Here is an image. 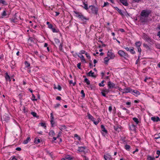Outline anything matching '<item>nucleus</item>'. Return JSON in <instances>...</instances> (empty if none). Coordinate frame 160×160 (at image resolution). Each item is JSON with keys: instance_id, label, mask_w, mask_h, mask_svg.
<instances>
[{"instance_id": "f257e3e1", "label": "nucleus", "mask_w": 160, "mask_h": 160, "mask_svg": "<svg viewBox=\"0 0 160 160\" xmlns=\"http://www.w3.org/2000/svg\"><path fill=\"white\" fill-rule=\"evenodd\" d=\"M75 13L76 15V17L81 19L83 22H86L87 21L89 20L88 18L85 17L81 13L77 12H75Z\"/></svg>"}, {"instance_id": "f03ea898", "label": "nucleus", "mask_w": 160, "mask_h": 160, "mask_svg": "<svg viewBox=\"0 0 160 160\" xmlns=\"http://www.w3.org/2000/svg\"><path fill=\"white\" fill-rule=\"evenodd\" d=\"M118 53L121 57L125 59H127L129 58V55L128 54L122 50H119Z\"/></svg>"}, {"instance_id": "7ed1b4c3", "label": "nucleus", "mask_w": 160, "mask_h": 160, "mask_svg": "<svg viewBox=\"0 0 160 160\" xmlns=\"http://www.w3.org/2000/svg\"><path fill=\"white\" fill-rule=\"evenodd\" d=\"M150 13V12L147 10H144L142 11L141 13V16L147 18L149 14Z\"/></svg>"}, {"instance_id": "20e7f679", "label": "nucleus", "mask_w": 160, "mask_h": 160, "mask_svg": "<svg viewBox=\"0 0 160 160\" xmlns=\"http://www.w3.org/2000/svg\"><path fill=\"white\" fill-rule=\"evenodd\" d=\"M142 38L146 41L148 42H151V39L147 34L145 33H143L142 36Z\"/></svg>"}, {"instance_id": "39448f33", "label": "nucleus", "mask_w": 160, "mask_h": 160, "mask_svg": "<svg viewBox=\"0 0 160 160\" xmlns=\"http://www.w3.org/2000/svg\"><path fill=\"white\" fill-rule=\"evenodd\" d=\"M129 130L132 132H136L137 130V127L133 124L129 125Z\"/></svg>"}, {"instance_id": "423d86ee", "label": "nucleus", "mask_w": 160, "mask_h": 160, "mask_svg": "<svg viewBox=\"0 0 160 160\" xmlns=\"http://www.w3.org/2000/svg\"><path fill=\"white\" fill-rule=\"evenodd\" d=\"M89 7L91 8V10L93 13L95 14L96 15L98 14V9L97 8L93 6H90Z\"/></svg>"}, {"instance_id": "0eeeda50", "label": "nucleus", "mask_w": 160, "mask_h": 160, "mask_svg": "<svg viewBox=\"0 0 160 160\" xmlns=\"http://www.w3.org/2000/svg\"><path fill=\"white\" fill-rule=\"evenodd\" d=\"M107 55V57L110 59H112L115 57V55L114 54L110 51H108V52Z\"/></svg>"}, {"instance_id": "6e6552de", "label": "nucleus", "mask_w": 160, "mask_h": 160, "mask_svg": "<svg viewBox=\"0 0 160 160\" xmlns=\"http://www.w3.org/2000/svg\"><path fill=\"white\" fill-rule=\"evenodd\" d=\"M132 90L130 88H125L123 89L124 93H127L128 92H130L132 94Z\"/></svg>"}, {"instance_id": "1a4fd4ad", "label": "nucleus", "mask_w": 160, "mask_h": 160, "mask_svg": "<svg viewBox=\"0 0 160 160\" xmlns=\"http://www.w3.org/2000/svg\"><path fill=\"white\" fill-rule=\"evenodd\" d=\"M115 84L110 81L108 82V86L109 89L112 88H115Z\"/></svg>"}, {"instance_id": "9d476101", "label": "nucleus", "mask_w": 160, "mask_h": 160, "mask_svg": "<svg viewBox=\"0 0 160 160\" xmlns=\"http://www.w3.org/2000/svg\"><path fill=\"white\" fill-rule=\"evenodd\" d=\"M120 2H121L123 5L127 6L128 5V4L127 2V0H120Z\"/></svg>"}, {"instance_id": "9b49d317", "label": "nucleus", "mask_w": 160, "mask_h": 160, "mask_svg": "<svg viewBox=\"0 0 160 160\" xmlns=\"http://www.w3.org/2000/svg\"><path fill=\"white\" fill-rule=\"evenodd\" d=\"M104 158L105 160H110L111 158V156L109 154H107L104 156Z\"/></svg>"}, {"instance_id": "f8f14e48", "label": "nucleus", "mask_w": 160, "mask_h": 160, "mask_svg": "<svg viewBox=\"0 0 160 160\" xmlns=\"http://www.w3.org/2000/svg\"><path fill=\"white\" fill-rule=\"evenodd\" d=\"M82 3L83 4V6H82L86 10H88V4L87 3H85V0H83V1H82Z\"/></svg>"}, {"instance_id": "ddd939ff", "label": "nucleus", "mask_w": 160, "mask_h": 160, "mask_svg": "<svg viewBox=\"0 0 160 160\" xmlns=\"http://www.w3.org/2000/svg\"><path fill=\"white\" fill-rule=\"evenodd\" d=\"M151 120L153 121L154 122H158L159 121V118L157 117H152L151 118Z\"/></svg>"}, {"instance_id": "4468645a", "label": "nucleus", "mask_w": 160, "mask_h": 160, "mask_svg": "<svg viewBox=\"0 0 160 160\" xmlns=\"http://www.w3.org/2000/svg\"><path fill=\"white\" fill-rule=\"evenodd\" d=\"M114 8L116 10L118 11V12L122 16L123 15V13H122V11L121 9H119L117 7H115Z\"/></svg>"}, {"instance_id": "2eb2a0df", "label": "nucleus", "mask_w": 160, "mask_h": 160, "mask_svg": "<svg viewBox=\"0 0 160 160\" xmlns=\"http://www.w3.org/2000/svg\"><path fill=\"white\" fill-rule=\"evenodd\" d=\"M54 40L55 42V44H56V45H55V46L56 45L57 46L58 45H59V44L61 43L60 40L58 39L55 38Z\"/></svg>"}, {"instance_id": "dca6fc26", "label": "nucleus", "mask_w": 160, "mask_h": 160, "mask_svg": "<svg viewBox=\"0 0 160 160\" xmlns=\"http://www.w3.org/2000/svg\"><path fill=\"white\" fill-rule=\"evenodd\" d=\"M5 78L6 81H8L10 82L11 80V78L8 75V73L7 72L5 74Z\"/></svg>"}, {"instance_id": "f3484780", "label": "nucleus", "mask_w": 160, "mask_h": 160, "mask_svg": "<svg viewBox=\"0 0 160 160\" xmlns=\"http://www.w3.org/2000/svg\"><path fill=\"white\" fill-rule=\"evenodd\" d=\"M88 118L91 120L92 121H93V120L95 119L89 113H88Z\"/></svg>"}, {"instance_id": "a211bd4d", "label": "nucleus", "mask_w": 160, "mask_h": 160, "mask_svg": "<svg viewBox=\"0 0 160 160\" xmlns=\"http://www.w3.org/2000/svg\"><path fill=\"white\" fill-rule=\"evenodd\" d=\"M85 149V147H79L78 148V151L79 152H83L84 151V150Z\"/></svg>"}, {"instance_id": "6ab92c4d", "label": "nucleus", "mask_w": 160, "mask_h": 160, "mask_svg": "<svg viewBox=\"0 0 160 160\" xmlns=\"http://www.w3.org/2000/svg\"><path fill=\"white\" fill-rule=\"evenodd\" d=\"M78 56L81 58V60L82 62H85L84 58L82 55L81 54L80 55H78Z\"/></svg>"}, {"instance_id": "aec40b11", "label": "nucleus", "mask_w": 160, "mask_h": 160, "mask_svg": "<svg viewBox=\"0 0 160 160\" xmlns=\"http://www.w3.org/2000/svg\"><path fill=\"white\" fill-rule=\"evenodd\" d=\"M147 18L145 17L141 16L140 18V21L142 22H144L147 20Z\"/></svg>"}, {"instance_id": "412c9836", "label": "nucleus", "mask_w": 160, "mask_h": 160, "mask_svg": "<svg viewBox=\"0 0 160 160\" xmlns=\"http://www.w3.org/2000/svg\"><path fill=\"white\" fill-rule=\"evenodd\" d=\"M31 114L34 117H36L38 118H39V116L38 115H37V114L34 112H31Z\"/></svg>"}, {"instance_id": "4be33fe9", "label": "nucleus", "mask_w": 160, "mask_h": 160, "mask_svg": "<svg viewBox=\"0 0 160 160\" xmlns=\"http://www.w3.org/2000/svg\"><path fill=\"white\" fill-rule=\"evenodd\" d=\"M133 121L136 122L137 124H138L140 123V122L138 120V119L136 118H132Z\"/></svg>"}, {"instance_id": "5701e85b", "label": "nucleus", "mask_w": 160, "mask_h": 160, "mask_svg": "<svg viewBox=\"0 0 160 160\" xmlns=\"http://www.w3.org/2000/svg\"><path fill=\"white\" fill-rule=\"evenodd\" d=\"M101 128L102 129V131L105 132L106 133H107V131L105 129L104 126L103 125H102L101 126Z\"/></svg>"}, {"instance_id": "b1692460", "label": "nucleus", "mask_w": 160, "mask_h": 160, "mask_svg": "<svg viewBox=\"0 0 160 160\" xmlns=\"http://www.w3.org/2000/svg\"><path fill=\"white\" fill-rule=\"evenodd\" d=\"M111 59L108 57H107L104 58V63L106 64H107L108 61Z\"/></svg>"}, {"instance_id": "393cba45", "label": "nucleus", "mask_w": 160, "mask_h": 160, "mask_svg": "<svg viewBox=\"0 0 160 160\" xmlns=\"http://www.w3.org/2000/svg\"><path fill=\"white\" fill-rule=\"evenodd\" d=\"M25 68L26 69V68H28V69L29 68V67L30 66V64L27 61H25Z\"/></svg>"}, {"instance_id": "a878e982", "label": "nucleus", "mask_w": 160, "mask_h": 160, "mask_svg": "<svg viewBox=\"0 0 160 160\" xmlns=\"http://www.w3.org/2000/svg\"><path fill=\"white\" fill-rule=\"evenodd\" d=\"M132 92L134 95H135L134 93L136 94L137 95H139L140 94V92L136 90H132Z\"/></svg>"}, {"instance_id": "bb28decb", "label": "nucleus", "mask_w": 160, "mask_h": 160, "mask_svg": "<svg viewBox=\"0 0 160 160\" xmlns=\"http://www.w3.org/2000/svg\"><path fill=\"white\" fill-rule=\"evenodd\" d=\"M10 19V21L11 22L15 23L18 22L17 18H11Z\"/></svg>"}, {"instance_id": "cd10ccee", "label": "nucleus", "mask_w": 160, "mask_h": 160, "mask_svg": "<svg viewBox=\"0 0 160 160\" xmlns=\"http://www.w3.org/2000/svg\"><path fill=\"white\" fill-rule=\"evenodd\" d=\"M84 77H85L84 81L86 82L88 85H89L90 84V82L89 81L88 79L85 76H83Z\"/></svg>"}, {"instance_id": "c85d7f7f", "label": "nucleus", "mask_w": 160, "mask_h": 160, "mask_svg": "<svg viewBox=\"0 0 160 160\" xmlns=\"http://www.w3.org/2000/svg\"><path fill=\"white\" fill-rule=\"evenodd\" d=\"M141 44L142 43L140 41L137 42L135 43V45L137 48L140 47Z\"/></svg>"}, {"instance_id": "c756f323", "label": "nucleus", "mask_w": 160, "mask_h": 160, "mask_svg": "<svg viewBox=\"0 0 160 160\" xmlns=\"http://www.w3.org/2000/svg\"><path fill=\"white\" fill-rule=\"evenodd\" d=\"M94 73L93 72H92V71H90L88 73V75L89 76H92V77H95L96 76L93 75Z\"/></svg>"}, {"instance_id": "7c9ffc66", "label": "nucleus", "mask_w": 160, "mask_h": 160, "mask_svg": "<svg viewBox=\"0 0 160 160\" xmlns=\"http://www.w3.org/2000/svg\"><path fill=\"white\" fill-rule=\"evenodd\" d=\"M65 158L66 159H67L68 160H72L73 159L72 157H70L69 155H67L66 156Z\"/></svg>"}, {"instance_id": "2f4dec72", "label": "nucleus", "mask_w": 160, "mask_h": 160, "mask_svg": "<svg viewBox=\"0 0 160 160\" xmlns=\"http://www.w3.org/2000/svg\"><path fill=\"white\" fill-rule=\"evenodd\" d=\"M49 134L50 136L52 137L55 134V133L53 130H51L50 131Z\"/></svg>"}, {"instance_id": "473e14b6", "label": "nucleus", "mask_w": 160, "mask_h": 160, "mask_svg": "<svg viewBox=\"0 0 160 160\" xmlns=\"http://www.w3.org/2000/svg\"><path fill=\"white\" fill-rule=\"evenodd\" d=\"M154 136L156 137H155L154 139H157L160 138V132L158 134H155Z\"/></svg>"}, {"instance_id": "72a5a7b5", "label": "nucleus", "mask_w": 160, "mask_h": 160, "mask_svg": "<svg viewBox=\"0 0 160 160\" xmlns=\"http://www.w3.org/2000/svg\"><path fill=\"white\" fill-rule=\"evenodd\" d=\"M147 159L148 160H154L155 158L154 157H152L150 156H148Z\"/></svg>"}, {"instance_id": "f704fd0d", "label": "nucleus", "mask_w": 160, "mask_h": 160, "mask_svg": "<svg viewBox=\"0 0 160 160\" xmlns=\"http://www.w3.org/2000/svg\"><path fill=\"white\" fill-rule=\"evenodd\" d=\"M29 139H30V137H28L27 138V139L25 140H24L23 141V143H24V144H27L28 143Z\"/></svg>"}, {"instance_id": "c9c22d12", "label": "nucleus", "mask_w": 160, "mask_h": 160, "mask_svg": "<svg viewBox=\"0 0 160 160\" xmlns=\"http://www.w3.org/2000/svg\"><path fill=\"white\" fill-rule=\"evenodd\" d=\"M129 51L132 54H134L135 53V51L134 50V48H133L130 49Z\"/></svg>"}, {"instance_id": "e433bc0d", "label": "nucleus", "mask_w": 160, "mask_h": 160, "mask_svg": "<svg viewBox=\"0 0 160 160\" xmlns=\"http://www.w3.org/2000/svg\"><path fill=\"white\" fill-rule=\"evenodd\" d=\"M0 3H1L3 5H8V3L7 2L4 0H1V2Z\"/></svg>"}, {"instance_id": "4c0bfd02", "label": "nucleus", "mask_w": 160, "mask_h": 160, "mask_svg": "<svg viewBox=\"0 0 160 160\" xmlns=\"http://www.w3.org/2000/svg\"><path fill=\"white\" fill-rule=\"evenodd\" d=\"M130 148V147L129 145H126L125 146V148L127 150H129Z\"/></svg>"}, {"instance_id": "58836bf2", "label": "nucleus", "mask_w": 160, "mask_h": 160, "mask_svg": "<svg viewBox=\"0 0 160 160\" xmlns=\"http://www.w3.org/2000/svg\"><path fill=\"white\" fill-rule=\"evenodd\" d=\"M32 101H37V99L35 98V96L33 93H32Z\"/></svg>"}, {"instance_id": "ea45409f", "label": "nucleus", "mask_w": 160, "mask_h": 160, "mask_svg": "<svg viewBox=\"0 0 160 160\" xmlns=\"http://www.w3.org/2000/svg\"><path fill=\"white\" fill-rule=\"evenodd\" d=\"M121 108L123 110L126 111V113L128 114L129 113V111L125 107H122Z\"/></svg>"}, {"instance_id": "a19ab883", "label": "nucleus", "mask_w": 160, "mask_h": 160, "mask_svg": "<svg viewBox=\"0 0 160 160\" xmlns=\"http://www.w3.org/2000/svg\"><path fill=\"white\" fill-rule=\"evenodd\" d=\"M7 15V13L6 11L4 10L2 14V18L5 17Z\"/></svg>"}, {"instance_id": "79ce46f5", "label": "nucleus", "mask_w": 160, "mask_h": 160, "mask_svg": "<svg viewBox=\"0 0 160 160\" xmlns=\"http://www.w3.org/2000/svg\"><path fill=\"white\" fill-rule=\"evenodd\" d=\"M34 142L35 143L38 144L40 142V139H37L36 138H35Z\"/></svg>"}, {"instance_id": "37998d69", "label": "nucleus", "mask_w": 160, "mask_h": 160, "mask_svg": "<svg viewBox=\"0 0 160 160\" xmlns=\"http://www.w3.org/2000/svg\"><path fill=\"white\" fill-rule=\"evenodd\" d=\"M52 31L53 32H59L58 30V29L57 30V29H55V28H52Z\"/></svg>"}, {"instance_id": "c03bdc74", "label": "nucleus", "mask_w": 160, "mask_h": 160, "mask_svg": "<svg viewBox=\"0 0 160 160\" xmlns=\"http://www.w3.org/2000/svg\"><path fill=\"white\" fill-rule=\"evenodd\" d=\"M39 124L41 126L44 127L45 128L46 127V126L45 123L42 122L40 123Z\"/></svg>"}, {"instance_id": "a18cd8bd", "label": "nucleus", "mask_w": 160, "mask_h": 160, "mask_svg": "<svg viewBox=\"0 0 160 160\" xmlns=\"http://www.w3.org/2000/svg\"><path fill=\"white\" fill-rule=\"evenodd\" d=\"M104 82V81L103 80L101 82V83H99V85L100 87H103L104 85V84H103Z\"/></svg>"}, {"instance_id": "49530a36", "label": "nucleus", "mask_w": 160, "mask_h": 160, "mask_svg": "<svg viewBox=\"0 0 160 160\" xmlns=\"http://www.w3.org/2000/svg\"><path fill=\"white\" fill-rule=\"evenodd\" d=\"M58 46H59V49L60 50H62V44L60 43L59 45H58Z\"/></svg>"}, {"instance_id": "de8ad7c7", "label": "nucleus", "mask_w": 160, "mask_h": 160, "mask_svg": "<svg viewBox=\"0 0 160 160\" xmlns=\"http://www.w3.org/2000/svg\"><path fill=\"white\" fill-rule=\"evenodd\" d=\"M74 137L77 138V139L79 140H80L81 138L80 137H79L77 134H75L74 135Z\"/></svg>"}, {"instance_id": "09e8293b", "label": "nucleus", "mask_w": 160, "mask_h": 160, "mask_svg": "<svg viewBox=\"0 0 160 160\" xmlns=\"http://www.w3.org/2000/svg\"><path fill=\"white\" fill-rule=\"evenodd\" d=\"M81 93L82 94V97L84 98L85 96V94L84 93V91L83 90H82L81 91Z\"/></svg>"}, {"instance_id": "8fccbe9b", "label": "nucleus", "mask_w": 160, "mask_h": 160, "mask_svg": "<svg viewBox=\"0 0 160 160\" xmlns=\"http://www.w3.org/2000/svg\"><path fill=\"white\" fill-rule=\"evenodd\" d=\"M85 55L86 56V57H87V58L88 59H90V58H91V57L89 55V54H88L87 52H86L85 53Z\"/></svg>"}, {"instance_id": "3c124183", "label": "nucleus", "mask_w": 160, "mask_h": 160, "mask_svg": "<svg viewBox=\"0 0 160 160\" xmlns=\"http://www.w3.org/2000/svg\"><path fill=\"white\" fill-rule=\"evenodd\" d=\"M143 46L147 49L149 48V46L147 44L144 43L143 44Z\"/></svg>"}, {"instance_id": "603ef678", "label": "nucleus", "mask_w": 160, "mask_h": 160, "mask_svg": "<svg viewBox=\"0 0 160 160\" xmlns=\"http://www.w3.org/2000/svg\"><path fill=\"white\" fill-rule=\"evenodd\" d=\"M138 49V51L139 53V55L140 56L141 52V49L140 47L137 48Z\"/></svg>"}, {"instance_id": "864d4df0", "label": "nucleus", "mask_w": 160, "mask_h": 160, "mask_svg": "<svg viewBox=\"0 0 160 160\" xmlns=\"http://www.w3.org/2000/svg\"><path fill=\"white\" fill-rule=\"evenodd\" d=\"M114 130L116 131H118V129H119L118 126H114Z\"/></svg>"}, {"instance_id": "5fc2aeb1", "label": "nucleus", "mask_w": 160, "mask_h": 160, "mask_svg": "<svg viewBox=\"0 0 160 160\" xmlns=\"http://www.w3.org/2000/svg\"><path fill=\"white\" fill-rule=\"evenodd\" d=\"M109 5V3H108L107 2H105L104 3V5L102 6V7H106V6H107V5Z\"/></svg>"}, {"instance_id": "6e6d98bb", "label": "nucleus", "mask_w": 160, "mask_h": 160, "mask_svg": "<svg viewBox=\"0 0 160 160\" xmlns=\"http://www.w3.org/2000/svg\"><path fill=\"white\" fill-rule=\"evenodd\" d=\"M108 110L109 112L111 113L112 110V106H110L109 107Z\"/></svg>"}, {"instance_id": "4d7b16f0", "label": "nucleus", "mask_w": 160, "mask_h": 160, "mask_svg": "<svg viewBox=\"0 0 160 160\" xmlns=\"http://www.w3.org/2000/svg\"><path fill=\"white\" fill-rule=\"evenodd\" d=\"M81 63H78L77 64V67L79 69H81Z\"/></svg>"}, {"instance_id": "13d9d810", "label": "nucleus", "mask_w": 160, "mask_h": 160, "mask_svg": "<svg viewBox=\"0 0 160 160\" xmlns=\"http://www.w3.org/2000/svg\"><path fill=\"white\" fill-rule=\"evenodd\" d=\"M92 122H93V123H94L96 125H97V124H98V123H99V121H95V119L93 120V121Z\"/></svg>"}, {"instance_id": "bf43d9fd", "label": "nucleus", "mask_w": 160, "mask_h": 160, "mask_svg": "<svg viewBox=\"0 0 160 160\" xmlns=\"http://www.w3.org/2000/svg\"><path fill=\"white\" fill-rule=\"evenodd\" d=\"M48 28L50 29H52L53 28V26L52 24H50L48 25Z\"/></svg>"}, {"instance_id": "052dcab7", "label": "nucleus", "mask_w": 160, "mask_h": 160, "mask_svg": "<svg viewBox=\"0 0 160 160\" xmlns=\"http://www.w3.org/2000/svg\"><path fill=\"white\" fill-rule=\"evenodd\" d=\"M61 87L60 85H58L57 89L59 90L60 91L61 90Z\"/></svg>"}, {"instance_id": "680f3d73", "label": "nucleus", "mask_w": 160, "mask_h": 160, "mask_svg": "<svg viewBox=\"0 0 160 160\" xmlns=\"http://www.w3.org/2000/svg\"><path fill=\"white\" fill-rule=\"evenodd\" d=\"M140 58V56L139 55L138 57V59L136 61V64H137L138 63V61H139V60Z\"/></svg>"}, {"instance_id": "e2e57ef3", "label": "nucleus", "mask_w": 160, "mask_h": 160, "mask_svg": "<svg viewBox=\"0 0 160 160\" xmlns=\"http://www.w3.org/2000/svg\"><path fill=\"white\" fill-rule=\"evenodd\" d=\"M50 115H51L50 118H51V119H54V117L53 116L52 113H51Z\"/></svg>"}, {"instance_id": "0e129e2a", "label": "nucleus", "mask_w": 160, "mask_h": 160, "mask_svg": "<svg viewBox=\"0 0 160 160\" xmlns=\"http://www.w3.org/2000/svg\"><path fill=\"white\" fill-rule=\"evenodd\" d=\"M50 121H51V123L52 125H52L53 124H54V119H51Z\"/></svg>"}, {"instance_id": "69168bd1", "label": "nucleus", "mask_w": 160, "mask_h": 160, "mask_svg": "<svg viewBox=\"0 0 160 160\" xmlns=\"http://www.w3.org/2000/svg\"><path fill=\"white\" fill-rule=\"evenodd\" d=\"M22 94L20 93L18 95V97L20 99H21L22 98Z\"/></svg>"}, {"instance_id": "338daca9", "label": "nucleus", "mask_w": 160, "mask_h": 160, "mask_svg": "<svg viewBox=\"0 0 160 160\" xmlns=\"http://www.w3.org/2000/svg\"><path fill=\"white\" fill-rule=\"evenodd\" d=\"M156 48L160 49V44H158L156 45Z\"/></svg>"}, {"instance_id": "774afa93", "label": "nucleus", "mask_w": 160, "mask_h": 160, "mask_svg": "<svg viewBox=\"0 0 160 160\" xmlns=\"http://www.w3.org/2000/svg\"><path fill=\"white\" fill-rule=\"evenodd\" d=\"M157 154L158 155H160V151L158 150L157 151Z\"/></svg>"}]
</instances>
